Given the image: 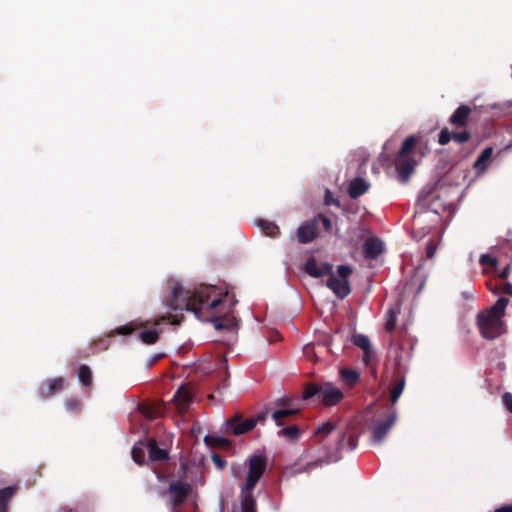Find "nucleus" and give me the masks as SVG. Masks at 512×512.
<instances>
[{"label": "nucleus", "instance_id": "f257e3e1", "mask_svg": "<svg viewBox=\"0 0 512 512\" xmlns=\"http://www.w3.org/2000/svg\"><path fill=\"white\" fill-rule=\"evenodd\" d=\"M235 301L233 296L216 286L202 285L194 292L185 290L177 280L168 281V295L164 301L166 313L149 323L130 322V334L145 344H154L159 338L156 328L163 321L177 325L182 321L181 312L192 311L198 318L211 319L215 328L234 329L238 326L232 314Z\"/></svg>", "mask_w": 512, "mask_h": 512}, {"label": "nucleus", "instance_id": "f03ea898", "mask_svg": "<svg viewBox=\"0 0 512 512\" xmlns=\"http://www.w3.org/2000/svg\"><path fill=\"white\" fill-rule=\"evenodd\" d=\"M502 115V109L496 105L461 104L449 117V124L456 128L486 125L494 117Z\"/></svg>", "mask_w": 512, "mask_h": 512}, {"label": "nucleus", "instance_id": "7ed1b4c3", "mask_svg": "<svg viewBox=\"0 0 512 512\" xmlns=\"http://www.w3.org/2000/svg\"><path fill=\"white\" fill-rule=\"evenodd\" d=\"M427 152V145L417 136L408 137L396 160V170L401 181L405 182Z\"/></svg>", "mask_w": 512, "mask_h": 512}, {"label": "nucleus", "instance_id": "20e7f679", "mask_svg": "<svg viewBox=\"0 0 512 512\" xmlns=\"http://www.w3.org/2000/svg\"><path fill=\"white\" fill-rule=\"evenodd\" d=\"M508 303L507 298H499L493 307L478 315V327L483 337L494 339L505 333L503 317Z\"/></svg>", "mask_w": 512, "mask_h": 512}, {"label": "nucleus", "instance_id": "39448f33", "mask_svg": "<svg viewBox=\"0 0 512 512\" xmlns=\"http://www.w3.org/2000/svg\"><path fill=\"white\" fill-rule=\"evenodd\" d=\"M248 474L245 486L241 491V511L256 512L255 501L252 497V490L266 470V457L256 454L248 458Z\"/></svg>", "mask_w": 512, "mask_h": 512}, {"label": "nucleus", "instance_id": "423d86ee", "mask_svg": "<svg viewBox=\"0 0 512 512\" xmlns=\"http://www.w3.org/2000/svg\"><path fill=\"white\" fill-rule=\"evenodd\" d=\"M351 273V267L340 265L337 271L332 273L327 280V286L341 299L348 296L351 292L349 284V276Z\"/></svg>", "mask_w": 512, "mask_h": 512}, {"label": "nucleus", "instance_id": "0eeeda50", "mask_svg": "<svg viewBox=\"0 0 512 512\" xmlns=\"http://www.w3.org/2000/svg\"><path fill=\"white\" fill-rule=\"evenodd\" d=\"M117 335H128V324L123 325L117 329L111 330L105 336L93 340L88 348L79 351V357L88 358L91 355L107 350L110 345L108 342L109 339Z\"/></svg>", "mask_w": 512, "mask_h": 512}, {"label": "nucleus", "instance_id": "6e6552de", "mask_svg": "<svg viewBox=\"0 0 512 512\" xmlns=\"http://www.w3.org/2000/svg\"><path fill=\"white\" fill-rule=\"evenodd\" d=\"M344 398V393L332 382L321 383L320 402L325 406H335Z\"/></svg>", "mask_w": 512, "mask_h": 512}, {"label": "nucleus", "instance_id": "1a4fd4ad", "mask_svg": "<svg viewBox=\"0 0 512 512\" xmlns=\"http://www.w3.org/2000/svg\"><path fill=\"white\" fill-rule=\"evenodd\" d=\"M256 424L255 418L242 419L240 416H235L226 422V429L227 432L239 436L251 431Z\"/></svg>", "mask_w": 512, "mask_h": 512}, {"label": "nucleus", "instance_id": "9d476101", "mask_svg": "<svg viewBox=\"0 0 512 512\" xmlns=\"http://www.w3.org/2000/svg\"><path fill=\"white\" fill-rule=\"evenodd\" d=\"M64 385L65 380L62 377L48 379L40 384L38 394L42 399L50 398L60 392L64 388Z\"/></svg>", "mask_w": 512, "mask_h": 512}, {"label": "nucleus", "instance_id": "9b49d317", "mask_svg": "<svg viewBox=\"0 0 512 512\" xmlns=\"http://www.w3.org/2000/svg\"><path fill=\"white\" fill-rule=\"evenodd\" d=\"M192 396L193 389L189 385H183L177 390L173 397V401L179 412H184L188 409Z\"/></svg>", "mask_w": 512, "mask_h": 512}, {"label": "nucleus", "instance_id": "f8f14e48", "mask_svg": "<svg viewBox=\"0 0 512 512\" xmlns=\"http://www.w3.org/2000/svg\"><path fill=\"white\" fill-rule=\"evenodd\" d=\"M318 234L317 219L307 221L297 229V240L300 243H309L315 239Z\"/></svg>", "mask_w": 512, "mask_h": 512}, {"label": "nucleus", "instance_id": "ddd939ff", "mask_svg": "<svg viewBox=\"0 0 512 512\" xmlns=\"http://www.w3.org/2000/svg\"><path fill=\"white\" fill-rule=\"evenodd\" d=\"M331 271V264L327 262H317L314 258H310L305 264V272L315 278L328 275Z\"/></svg>", "mask_w": 512, "mask_h": 512}, {"label": "nucleus", "instance_id": "4468645a", "mask_svg": "<svg viewBox=\"0 0 512 512\" xmlns=\"http://www.w3.org/2000/svg\"><path fill=\"white\" fill-rule=\"evenodd\" d=\"M138 410L143 417L154 420L164 414V406L160 402H143L138 405Z\"/></svg>", "mask_w": 512, "mask_h": 512}, {"label": "nucleus", "instance_id": "2eb2a0df", "mask_svg": "<svg viewBox=\"0 0 512 512\" xmlns=\"http://www.w3.org/2000/svg\"><path fill=\"white\" fill-rule=\"evenodd\" d=\"M469 134L466 130H462L461 132L455 133L449 130H442L439 136V143L441 145H445L451 140L455 141L458 144H462L469 139Z\"/></svg>", "mask_w": 512, "mask_h": 512}, {"label": "nucleus", "instance_id": "dca6fc26", "mask_svg": "<svg viewBox=\"0 0 512 512\" xmlns=\"http://www.w3.org/2000/svg\"><path fill=\"white\" fill-rule=\"evenodd\" d=\"M363 251L367 258L374 259L383 252V243L377 238H368L364 242Z\"/></svg>", "mask_w": 512, "mask_h": 512}, {"label": "nucleus", "instance_id": "f3484780", "mask_svg": "<svg viewBox=\"0 0 512 512\" xmlns=\"http://www.w3.org/2000/svg\"><path fill=\"white\" fill-rule=\"evenodd\" d=\"M289 400L279 399L278 404H287V408L278 409L273 412L272 418L275 420L278 426L283 425L282 419L291 415H295L299 412V408L292 407L289 403Z\"/></svg>", "mask_w": 512, "mask_h": 512}, {"label": "nucleus", "instance_id": "a211bd4d", "mask_svg": "<svg viewBox=\"0 0 512 512\" xmlns=\"http://www.w3.org/2000/svg\"><path fill=\"white\" fill-rule=\"evenodd\" d=\"M396 422V415L392 414L388 419L382 423L377 424L373 430V439L376 442H380L384 439L388 431Z\"/></svg>", "mask_w": 512, "mask_h": 512}, {"label": "nucleus", "instance_id": "6ab92c4d", "mask_svg": "<svg viewBox=\"0 0 512 512\" xmlns=\"http://www.w3.org/2000/svg\"><path fill=\"white\" fill-rule=\"evenodd\" d=\"M17 489V486L0 489V512H9V502L16 494Z\"/></svg>", "mask_w": 512, "mask_h": 512}, {"label": "nucleus", "instance_id": "aec40b11", "mask_svg": "<svg viewBox=\"0 0 512 512\" xmlns=\"http://www.w3.org/2000/svg\"><path fill=\"white\" fill-rule=\"evenodd\" d=\"M369 188V184L362 178H356L349 185V195L351 198H357L364 194Z\"/></svg>", "mask_w": 512, "mask_h": 512}, {"label": "nucleus", "instance_id": "412c9836", "mask_svg": "<svg viewBox=\"0 0 512 512\" xmlns=\"http://www.w3.org/2000/svg\"><path fill=\"white\" fill-rule=\"evenodd\" d=\"M146 448L152 461H163L168 458L167 450L159 448L155 441H149Z\"/></svg>", "mask_w": 512, "mask_h": 512}, {"label": "nucleus", "instance_id": "4be33fe9", "mask_svg": "<svg viewBox=\"0 0 512 512\" xmlns=\"http://www.w3.org/2000/svg\"><path fill=\"white\" fill-rule=\"evenodd\" d=\"M339 374L341 381L350 388L357 384L360 377L356 370L350 368L341 369Z\"/></svg>", "mask_w": 512, "mask_h": 512}, {"label": "nucleus", "instance_id": "5701e85b", "mask_svg": "<svg viewBox=\"0 0 512 512\" xmlns=\"http://www.w3.org/2000/svg\"><path fill=\"white\" fill-rule=\"evenodd\" d=\"M492 155L493 149L491 147L484 149L474 164L475 169L483 172L490 164Z\"/></svg>", "mask_w": 512, "mask_h": 512}, {"label": "nucleus", "instance_id": "b1692460", "mask_svg": "<svg viewBox=\"0 0 512 512\" xmlns=\"http://www.w3.org/2000/svg\"><path fill=\"white\" fill-rule=\"evenodd\" d=\"M256 225L267 236L275 237L280 233L279 227L273 222L260 219L256 221Z\"/></svg>", "mask_w": 512, "mask_h": 512}, {"label": "nucleus", "instance_id": "393cba45", "mask_svg": "<svg viewBox=\"0 0 512 512\" xmlns=\"http://www.w3.org/2000/svg\"><path fill=\"white\" fill-rule=\"evenodd\" d=\"M78 379L82 385L90 387L92 384V371L89 366L83 364L78 369Z\"/></svg>", "mask_w": 512, "mask_h": 512}, {"label": "nucleus", "instance_id": "a878e982", "mask_svg": "<svg viewBox=\"0 0 512 512\" xmlns=\"http://www.w3.org/2000/svg\"><path fill=\"white\" fill-rule=\"evenodd\" d=\"M147 444H136L132 449V457L135 462L142 464L145 460V454L147 452Z\"/></svg>", "mask_w": 512, "mask_h": 512}, {"label": "nucleus", "instance_id": "bb28decb", "mask_svg": "<svg viewBox=\"0 0 512 512\" xmlns=\"http://www.w3.org/2000/svg\"><path fill=\"white\" fill-rule=\"evenodd\" d=\"M189 490V486L184 484H174L170 486V491L177 500L184 499L189 493Z\"/></svg>", "mask_w": 512, "mask_h": 512}, {"label": "nucleus", "instance_id": "cd10ccee", "mask_svg": "<svg viewBox=\"0 0 512 512\" xmlns=\"http://www.w3.org/2000/svg\"><path fill=\"white\" fill-rule=\"evenodd\" d=\"M399 313V308L395 307L392 309H389L386 313V323L385 328L387 331H392L395 328L396 325V318Z\"/></svg>", "mask_w": 512, "mask_h": 512}, {"label": "nucleus", "instance_id": "c85d7f7f", "mask_svg": "<svg viewBox=\"0 0 512 512\" xmlns=\"http://www.w3.org/2000/svg\"><path fill=\"white\" fill-rule=\"evenodd\" d=\"M335 427V424H333L330 421H327L317 428V430L315 431V435L324 438L327 435H329L335 429Z\"/></svg>", "mask_w": 512, "mask_h": 512}, {"label": "nucleus", "instance_id": "c756f323", "mask_svg": "<svg viewBox=\"0 0 512 512\" xmlns=\"http://www.w3.org/2000/svg\"><path fill=\"white\" fill-rule=\"evenodd\" d=\"M321 384H309L305 387L303 392V398L308 399L313 396L320 397Z\"/></svg>", "mask_w": 512, "mask_h": 512}, {"label": "nucleus", "instance_id": "7c9ffc66", "mask_svg": "<svg viewBox=\"0 0 512 512\" xmlns=\"http://www.w3.org/2000/svg\"><path fill=\"white\" fill-rule=\"evenodd\" d=\"M353 343L362 350L372 348L369 338L362 334L355 335L353 337Z\"/></svg>", "mask_w": 512, "mask_h": 512}, {"label": "nucleus", "instance_id": "2f4dec72", "mask_svg": "<svg viewBox=\"0 0 512 512\" xmlns=\"http://www.w3.org/2000/svg\"><path fill=\"white\" fill-rule=\"evenodd\" d=\"M279 435L289 439H296L299 436V429L297 426H289L279 431Z\"/></svg>", "mask_w": 512, "mask_h": 512}, {"label": "nucleus", "instance_id": "473e14b6", "mask_svg": "<svg viewBox=\"0 0 512 512\" xmlns=\"http://www.w3.org/2000/svg\"><path fill=\"white\" fill-rule=\"evenodd\" d=\"M65 407L68 411L80 412L82 408V402L76 398H70L65 401Z\"/></svg>", "mask_w": 512, "mask_h": 512}, {"label": "nucleus", "instance_id": "72a5a7b5", "mask_svg": "<svg viewBox=\"0 0 512 512\" xmlns=\"http://www.w3.org/2000/svg\"><path fill=\"white\" fill-rule=\"evenodd\" d=\"M405 382L402 379L399 381L392 389L391 392V402L396 403L399 397L401 396L403 389H404Z\"/></svg>", "mask_w": 512, "mask_h": 512}, {"label": "nucleus", "instance_id": "f704fd0d", "mask_svg": "<svg viewBox=\"0 0 512 512\" xmlns=\"http://www.w3.org/2000/svg\"><path fill=\"white\" fill-rule=\"evenodd\" d=\"M304 355L309 360H316L315 347L308 344L304 347Z\"/></svg>", "mask_w": 512, "mask_h": 512}, {"label": "nucleus", "instance_id": "c9c22d12", "mask_svg": "<svg viewBox=\"0 0 512 512\" xmlns=\"http://www.w3.org/2000/svg\"><path fill=\"white\" fill-rule=\"evenodd\" d=\"M502 402L506 409L512 413V394L509 392H506L502 396Z\"/></svg>", "mask_w": 512, "mask_h": 512}, {"label": "nucleus", "instance_id": "e433bc0d", "mask_svg": "<svg viewBox=\"0 0 512 512\" xmlns=\"http://www.w3.org/2000/svg\"><path fill=\"white\" fill-rule=\"evenodd\" d=\"M480 262L483 264V265H490V266H495L496 265V259L490 255H482L481 258H480Z\"/></svg>", "mask_w": 512, "mask_h": 512}, {"label": "nucleus", "instance_id": "4c0bfd02", "mask_svg": "<svg viewBox=\"0 0 512 512\" xmlns=\"http://www.w3.org/2000/svg\"><path fill=\"white\" fill-rule=\"evenodd\" d=\"M372 355H373L372 348H369L367 350H363L362 361L364 362L365 365H369L370 364V360H371Z\"/></svg>", "mask_w": 512, "mask_h": 512}, {"label": "nucleus", "instance_id": "58836bf2", "mask_svg": "<svg viewBox=\"0 0 512 512\" xmlns=\"http://www.w3.org/2000/svg\"><path fill=\"white\" fill-rule=\"evenodd\" d=\"M315 219H317V222H318V221H321V222H322V224H323V226L325 227V229H326L327 231H330V230H331V222H330V220H329L327 217H325V216H323V215H319V216H318V217H316Z\"/></svg>", "mask_w": 512, "mask_h": 512}, {"label": "nucleus", "instance_id": "ea45409f", "mask_svg": "<svg viewBox=\"0 0 512 512\" xmlns=\"http://www.w3.org/2000/svg\"><path fill=\"white\" fill-rule=\"evenodd\" d=\"M325 203L327 205H332V204L339 205V202L337 200L333 199L332 193L329 190H327L325 193Z\"/></svg>", "mask_w": 512, "mask_h": 512}, {"label": "nucleus", "instance_id": "a19ab883", "mask_svg": "<svg viewBox=\"0 0 512 512\" xmlns=\"http://www.w3.org/2000/svg\"><path fill=\"white\" fill-rule=\"evenodd\" d=\"M212 460H213L214 464H215L218 468H220V469H223V468H224V466H225V461H224V460H222L220 456H218V455H213V456H212Z\"/></svg>", "mask_w": 512, "mask_h": 512}, {"label": "nucleus", "instance_id": "79ce46f5", "mask_svg": "<svg viewBox=\"0 0 512 512\" xmlns=\"http://www.w3.org/2000/svg\"><path fill=\"white\" fill-rule=\"evenodd\" d=\"M348 445H349V448L350 450H353L356 448L357 446V439L354 435L350 434L348 436Z\"/></svg>", "mask_w": 512, "mask_h": 512}, {"label": "nucleus", "instance_id": "37998d69", "mask_svg": "<svg viewBox=\"0 0 512 512\" xmlns=\"http://www.w3.org/2000/svg\"><path fill=\"white\" fill-rule=\"evenodd\" d=\"M436 247L433 246L431 243L427 246V256L429 258H432L435 254Z\"/></svg>", "mask_w": 512, "mask_h": 512}, {"label": "nucleus", "instance_id": "c03bdc74", "mask_svg": "<svg viewBox=\"0 0 512 512\" xmlns=\"http://www.w3.org/2000/svg\"><path fill=\"white\" fill-rule=\"evenodd\" d=\"M495 512H512V505L502 506L496 509Z\"/></svg>", "mask_w": 512, "mask_h": 512}, {"label": "nucleus", "instance_id": "a18cd8bd", "mask_svg": "<svg viewBox=\"0 0 512 512\" xmlns=\"http://www.w3.org/2000/svg\"><path fill=\"white\" fill-rule=\"evenodd\" d=\"M503 292L507 294H512V285L509 283H506L503 287Z\"/></svg>", "mask_w": 512, "mask_h": 512}, {"label": "nucleus", "instance_id": "49530a36", "mask_svg": "<svg viewBox=\"0 0 512 512\" xmlns=\"http://www.w3.org/2000/svg\"><path fill=\"white\" fill-rule=\"evenodd\" d=\"M508 269H509V268H508V267H506V268L504 269V271L501 273V275H500V276H501L502 278H506V277H507V275H508Z\"/></svg>", "mask_w": 512, "mask_h": 512}, {"label": "nucleus", "instance_id": "de8ad7c7", "mask_svg": "<svg viewBox=\"0 0 512 512\" xmlns=\"http://www.w3.org/2000/svg\"><path fill=\"white\" fill-rule=\"evenodd\" d=\"M158 358H159V357H156L155 359H153V360L150 362V365L154 364V363L157 361V359H158Z\"/></svg>", "mask_w": 512, "mask_h": 512}, {"label": "nucleus", "instance_id": "09e8293b", "mask_svg": "<svg viewBox=\"0 0 512 512\" xmlns=\"http://www.w3.org/2000/svg\"><path fill=\"white\" fill-rule=\"evenodd\" d=\"M344 437H345V435H343V436L341 437V439H340V444H339V445H342V442H343V440H344Z\"/></svg>", "mask_w": 512, "mask_h": 512}, {"label": "nucleus", "instance_id": "8fccbe9b", "mask_svg": "<svg viewBox=\"0 0 512 512\" xmlns=\"http://www.w3.org/2000/svg\"><path fill=\"white\" fill-rule=\"evenodd\" d=\"M233 472H234V476L237 477L238 475H237L235 469H233Z\"/></svg>", "mask_w": 512, "mask_h": 512}]
</instances>
